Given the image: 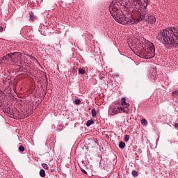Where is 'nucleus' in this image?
I'll use <instances>...</instances> for the list:
<instances>
[{"mask_svg": "<svg viewBox=\"0 0 178 178\" xmlns=\"http://www.w3.org/2000/svg\"><path fill=\"white\" fill-rule=\"evenodd\" d=\"M131 174H132V175H133L134 177H138V172H137L136 170H133V171L131 172Z\"/></svg>", "mask_w": 178, "mask_h": 178, "instance_id": "nucleus-18", "label": "nucleus"}, {"mask_svg": "<svg viewBox=\"0 0 178 178\" xmlns=\"http://www.w3.org/2000/svg\"><path fill=\"white\" fill-rule=\"evenodd\" d=\"M125 143L124 142H120L119 143V147L121 148V149H124V147H125Z\"/></svg>", "mask_w": 178, "mask_h": 178, "instance_id": "nucleus-12", "label": "nucleus"}, {"mask_svg": "<svg viewBox=\"0 0 178 178\" xmlns=\"http://www.w3.org/2000/svg\"><path fill=\"white\" fill-rule=\"evenodd\" d=\"M155 56V47L151 42L142 44V49L140 52V56L143 58L150 59Z\"/></svg>", "mask_w": 178, "mask_h": 178, "instance_id": "nucleus-3", "label": "nucleus"}, {"mask_svg": "<svg viewBox=\"0 0 178 178\" xmlns=\"http://www.w3.org/2000/svg\"><path fill=\"white\" fill-rule=\"evenodd\" d=\"M120 6H122V3L117 1H113L110 5V13L115 22L119 24L122 25H133L145 20V22L154 24L156 22V19L153 15L147 13V4L141 6L138 10H134L132 13L134 17L131 18H129L124 15L122 10L120 9Z\"/></svg>", "mask_w": 178, "mask_h": 178, "instance_id": "nucleus-1", "label": "nucleus"}, {"mask_svg": "<svg viewBox=\"0 0 178 178\" xmlns=\"http://www.w3.org/2000/svg\"><path fill=\"white\" fill-rule=\"evenodd\" d=\"M74 103L75 104L79 105L81 103V100L79 99H76Z\"/></svg>", "mask_w": 178, "mask_h": 178, "instance_id": "nucleus-20", "label": "nucleus"}, {"mask_svg": "<svg viewBox=\"0 0 178 178\" xmlns=\"http://www.w3.org/2000/svg\"><path fill=\"white\" fill-rule=\"evenodd\" d=\"M118 113H120V108H118V107L113 108V109H112V115H116V114H118Z\"/></svg>", "mask_w": 178, "mask_h": 178, "instance_id": "nucleus-7", "label": "nucleus"}, {"mask_svg": "<svg viewBox=\"0 0 178 178\" xmlns=\"http://www.w3.org/2000/svg\"><path fill=\"white\" fill-rule=\"evenodd\" d=\"M129 3L132 6H138L137 10H135V11H138L139 8L143 6V5L148 6V0H129Z\"/></svg>", "mask_w": 178, "mask_h": 178, "instance_id": "nucleus-4", "label": "nucleus"}, {"mask_svg": "<svg viewBox=\"0 0 178 178\" xmlns=\"http://www.w3.org/2000/svg\"><path fill=\"white\" fill-rule=\"evenodd\" d=\"M81 172H82L83 173H84L85 175H87V174H88V172H87L85 170H83V169H81Z\"/></svg>", "mask_w": 178, "mask_h": 178, "instance_id": "nucleus-23", "label": "nucleus"}, {"mask_svg": "<svg viewBox=\"0 0 178 178\" xmlns=\"http://www.w3.org/2000/svg\"><path fill=\"white\" fill-rule=\"evenodd\" d=\"M104 76H102V77H101L100 79H101V80H103V79H104Z\"/></svg>", "mask_w": 178, "mask_h": 178, "instance_id": "nucleus-27", "label": "nucleus"}, {"mask_svg": "<svg viewBox=\"0 0 178 178\" xmlns=\"http://www.w3.org/2000/svg\"><path fill=\"white\" fill-rule=\"evenodd\" d=\"M129 138H130L129 136L126 135L124 136V141L127 143L129 141Z\"/></svg>", "mask_w": 178, "mask_h": 178, "instance_id": "nucleus-19", "label": "nucleus"}, {"mask_svg": "<svg viewBox=\"0 0 178 178\" xmlns=\"http://www.w3.org/2000/svg\"><path fill=\"white\" fill-rule=\"evenodd\" d=\"M129 107L128 106H125V107H119V110H120V111H122L123 113H129Z\"/></svg>", "mask_w": 178, "mask_h": 178, "instance_id": "nucleus-6", "label": "nucleus"}, {"mask_svg": "<svg viewBox=\"0 0 178 178\" xmlns=\"http://www.w3.org/2000/svg\"><path fill=\"white\" fill-rule=\"evenodd\" d=\"M172 95L177 98V101H178V91H174L172 92Z\"/></svg>", "mask_w": 178, "mask_h": 178, "instance_id": "nucleus-15", "label": "nucleus"}, {"mask_svg": "<svg viewBox=\"0 0 178 178\" xmlns=\"http://www.w3.org/2000/svg\"><path fill=\"white\" fill-rule=\"evenodd\" d=\"M1 63H3V60H2V58L0 59V65H1Z\"/></svg>", "mask_w": 178, "mask_h": 178, "instance_id": "nucleus-26", "label": "nucleus"}, {"mask_svg": "<svg viewBox=\"0 0 178 178\" xmlns=\"http://www.w3.org/2000/svg\"><path fill=\"white\" fill-rule=\"evenodd\" d=\"M141 122H142V124H143L144 126H147L148 124V122L145 119H142Z\"/></svg>", "mask_w": 178, "mask_h": 178, "instance_id": "nucleus-13", "label": "nucleus"}, {"mask_svg": "<svg viewBox=\"0 0 178 178\" xmlns=\"http://www.w3.org/2000/svg\"><path fill=\"white\" fill-rule=\"evenodd\" d=\"M3 26H0V32H2V31H3Z\"/></svg>", "mask_w": 178, "mask_h": 178, "instance_id": "nucleus-24", "label": "nucleus"}, {"mask_svg": "<svg viewBox=\"0 0 178 178\" xmlns=\"http://www.w3.org/2000/svg\"><path fill=\"white\" fill-rule=\"evenodd\" d=\"M40 175L42 177H46L45 170H41L40 172Z\"/></svg>", "mask_w": 178, "mask_h": 178, "instance_id": "nucleus-11", "label": "nucleus"}, {"mask_svg": "<svg viewBox=\"0 0 178 178\" xmlns=\"http://www.w3.org/2000/svg\"><path fill=\"white\" fill-rule=\"evenodd\" d=\"M24 150H25V148L24 147V146L19 147V151L24 152Z\"/></svg>", "mask_w": 178, "mask_h": 178, "instance_id": "nucleus-21", "label": "nucleus"}, {"mask_svg": "<svg viewBox=\"0 0 178 178\" xmlns=\"http://www.w3.org/2000/svg\"><path fill=\"white\" fill-rule=\"evenodd\" d=\"M175 127L178 129V123L175 124Z\"/></svg>", "mask_w": 178, "mask_h": 178, "instance_id": "nucleus-25", "label": "nucleus"}, {"mask_svg": "<svg viewBox=\"0 0 178 178\" xmlns=\"http://www.w3.org/2000/svg\"><path fill=\"white\" fill-rule=\"evenodd\" d=\"M34 15H30V20H34Z\"/></svg>", "mask_w": 178, "mask_h": 178, "instance_id": "nucleus-22", "label": "nucleus"}, {"mask_svg": "<svg viewBox=\"0 0 178 178\" xmlns=\"http://www.w3.org/2000/svg\"><path fill=\"white\" fill-rule=\"evenodd\" d=\"M156 40L168 49L176 47L178 45V28L172 26L161 30L157 33Z\"/></svg>", "mask_w": 178, "mask_h": 178, "instance_id": "nucleus-2", "label": "nucleus"}, {"mask_svg": "<svg viewBox=\"0 0 178 178\" xmlns=\"http://www.w3.org/2000/svg\"><path fill=\"white\" fill-rule=\"evenodd\" d=\"M1 60L3 61V63H6V64H8V54L6 56H3L2 58H1Z\"/></svg>", "mask_w": 178, "mask_h": 178, "instance_id": "nucleus-8", "label": "nucleus"}, {"mask_svg": "<svg viewBox=\"0 0 178 178\" xmlns=\"http://www.w3.org/2000/svg\"><path fill=\"white\" fill-rule=\"evenodd\" d=\"M8 60L12 61L15 63V65H16L20 59L19 55L18 54H8Z\"/></svg>", "mask_w": 178, "mask_h": 178, "instance_id": "nucleus-5", "label": "nucleus"}, {"mask_svg": "<svg viewBox=\"0 0 178 178\" xmlns=\"http://www.w3.org/2000/svg\"><path fill=\"white\" fill-rule=\"evenodd\" d=\"M92 117H94V118H95L96 115H97V111H96V110H95V108H93V109L92 110Z\"/></svg>", "mask_w": 178, "mask_h": 178, "instance_id": "nucleus-16", "label": "nucleus"}, {"mask_svg": "<svg viewBox=\"0 0 178 178\" xmlns=\"http://www.w3.org/2000/svg\"><path fill=\"white\" fill-rule=\"evenodd\" d=\"M121 102H122V103H121V105H122V106H125V105H127V106H130V104H129L126 103V99H125V97H122V99H121Z\"/></svg>", "mask_w": 178, "mask_h": 178, "instance_id": "nucleus-9", "label": "nucleus"}, {"mask_svg": "<svg viewBox=\"0 0 178 178\" xmlns=\"http://www.w3.org/2000/svg\"><path fill=\"white\" fill-rule=\"evenodd\" d=\"M93 123H94V121H93V120H88L87 122H86V126H87L88 127H90L91 126V124H93Z\"/></svg>", "mask_w": 178, "mask_h": 178, "instance_id": "nucleus-10", "label": "nucleus"}, {"mask_svg": "<svg viewBox=\"0 0 178 178\" xmlns=\"http://www.w3.org/2000/svg\"><path fill=\"white\" fill-rule=\"evenodd\" d=\"M42 167L44 168V169H46V170H48L49 169V165L45 164V163H42Z\"/></svg>", "mask_w": 178, "mask_h": 178, "instance_id": "nucleus-17", "label": "nucleus"}, {"mask_svg": "<svg viewBox=\"0 0 178 178\" xmlns=\"http://www.w3.org/2000/svg\"><path fill=\"white\" fill-rule=\"evenodd\" d=\"M79 72L81 74H86V70L82 69V68H79Z\"/></svg>", "mask_w": 178, "mask_h": 178, "instance_id": "nucleus-14", "label": "nucleus"}]
</instances>
